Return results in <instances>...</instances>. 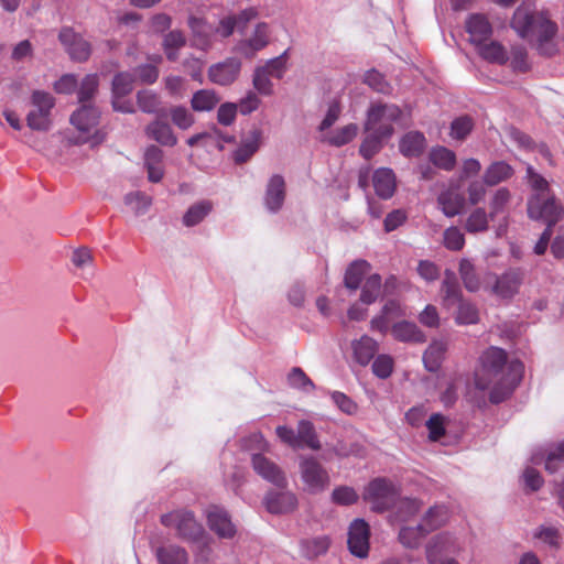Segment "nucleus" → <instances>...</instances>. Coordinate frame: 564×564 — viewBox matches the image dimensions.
I'll return each instance as SVG.
<instances>
[{"mask_svg": "<svg viewBox=\"0 0 564 564\" xmlns=\"http://www.w3.org/2000/svg\"><path fill=\"white\" fill-rule=\"evenodd\" d=\"M444 421V416L440 413H434L430 416L426 422V427L429 430V438L431 441L436 442L445 435Z\"/></svg>", "mask_w": 564, "mask_h": 564, "instance_id": "nucleus-61", "label": "nucleus"}, {"mask_svg": "<svg viewBox=\"0 0 564 564\" xmlns=\"http://www.w3.org/2000/svg\"><path fill=\"white\" fill-rule=\"evenodd\" d=\"M427 535L422 525L403 527L399 532V541L409 549H415L420 545L423 538Z\"/></svg>", "mask_w": 564, "mask_h": 564, "instance_id": "nucleus-50", "label": "nucleus"}, {"mask_svg": "<svg viewBox=\"0 0 564 564\" xmlns=\"http://www.w3.org/2000/svg\"><path fill=\"white\" fill-rule=\"evenodd\" d=\"M395 509V518L400 521H408L414 517L422 508V502L412 498H398L392 507Z\"/></svg>", "mask_w": 564, "mask_h": 564, "instance_id": "nucleus-44", "label": "nucleus"}, {"mask_svg": "<svg viewBox=\"0 0 564 564\" xmlns=\"http://www.w3.org/2000/svg\"><path fill=\"white\" fill-rule=\"evenodd\" d=\"M369 525L362 519H356L351 522L348 531V549L351 554L358 557H366L369 552Z\"/></svg>", "mask_w": 564, "mask_h": 564, "instance_id": "nucleus-9", "label": "nucleus"}, {"mask_svg": "<svg viewBox=\"0 0 564 564\" xmlns=\"http://www.w3.org/2000/svg\"><path fill=\"white\" fill-rule=\"evenodd\" d=\"M528 215L531 219L543 220L546 228H553L564 215L563 206L552 195H533L528 203Z\"/></svg>", "mask_w": 564, "mask_h": 564, "instance_id": "nucleus-5", "label": "nucleus"}, {"mask_svg": "<svg viewBox=\"0 0 564 564\" xmlns=\"http://www.w3.org/2000/svg\"><path fill=\"white\" fill-rule=\"evenodd\" d=\"M378 347L379 345L373 338L367 335L361 336L360 339L352 343L356 361L361 366L368 365L378 351Z\"/></svg>", "mask_w": 564, "mask_h": 564, "instance_id": "nucleus-30", "label": "nucleus"}, {"mask_svg": "<svg viewBox=\"0 0 564 564\" xmlns=\"http://www.w3.org/2000/svg\"><path fill=\"white\" fill-rule=\"evenodd\" d=\"M137 102L139 108L145 113H156L161 105L158 94L145 89L138 91Z\"/></svg>", "mask_w": 564, "mask_h": 564, "instance_id": "nucleus-55", "label": "nucleus"}, {"mask_svg": "<svg viewBox=\"0 0 564 564\" xmlns=\"http://www.w3.org/2000/svg\"><path fill=\"white\" fill-rule=\"evenodd\" d=\"M186 39L180 30L170 31L163 39V50L166 58L175 62L178 58L177 51L185 46Z\"/></svg>", "mask_w": 564, "mask_h": 564, "instance_id": "nucleus-41", "label": "nucleus"}, {"mask_svg": "<svg viewBox=\"0 0 564 564\" xmlns=\"http://www.w3.org/2000/svg\"><path fill=\"white\" fill-rule=\"evenodd\" d=\"M400 496L395 485L386 478L371 480L365 489L364 499L371 502L378 511L392 508Z\"/></svg>", "mask_w": 564, "mask_h": 564, "instance_id": "nucleus-6", "label": "nucleus"}, {"mask_svg": "<svg viewBox=\"0 0 564 564\" xmlns=\"http://www.w3.org/2000/svg\"><path fill=\"white\" fill-rule=\"evenodd\" d=\"M158 564H187V551L177 544H165L154 549Z\"/></svg>", "mask_w": 564, "mask_h": 564, "instance_id": "nucleus-24", "label": "nucleus"}, {"mask_svg": "<svg viewBox=\"0 0 564 564\" xmlns=\"http://www.w3.org/2000/svg\"><path fill=\"white\" fill-rule=\"evenodd\" d=\"M443 304L451 307L459 303L463 299L462 290L453 271L446 270L442 283Z\"/></svg>", "mask_w": 564, "mask_h": 564, "instance_id": "nucleus-29", "label": "nucleus"}, {"mask_svg": "<svg viewBox=\"0 0 564 564\" xmlns=\"http://www.w3.org/2000/svg\"><path fill=\"white\" fill-rule=\"evenodd\" d=\"M564 463V441L557 443L554 448H551L546 453L545 457V469L553 474Z\"/></svg>", "mask_w": 564, "mask_h": 564, "instance_id": "nucleus-57", "label": "nucleus"}, {"mask_svg": "<svg viewBox=\"0 0 564 564\" xmlns=\"http://www.w3.org/2000/svg\"><path fill=\"white\" fill-rule=\"evenodd\" d=\"M458 304L455 315V322L458 325H471L479 322V311L477 306L470 302L462 300Z\"/></svg>", "mask_w": 564, "mask_h": 564, "instance_id": "nucleus-49", "label": "nucleus"}, {"mask_svg": "<svg viewBox=\"0 0 564 564\" xmlns=\"http://www.w3.org/2000/svg\"><path fill=\"white\" fill-rule=\"evenodd\" d=\"M251 464L254 471L267 481L279 488H285L288 486L284 471L264 455L252 454Z\"/></svg>", "mask_w": 564, "mask_h": 564, "instance_id": "nucleus-10", "label": "nucleus"}, {"mask_svg": "<svg viewBox=\"0 0 564 564\" xmlns=\"http://www.w3.org/2000/svg\"><path fill=\"white\" fill-rule=\"evenodd\" d=\"M188 26L193 33L195 45L200 50H207L212 46L213 34L215 29L209 25L204 19L197 17H189Z\"/></svg>", "mask_w": 564, "mask_h": 564, "instance_id": "nucleus-21", "label": "nucleus"}, {"mask_svg": "<svg viewBox=\"0 0 564 564\" xmlns=\"http://www.w3.org/2000/svg\"><path fill=\"white\" fill-rule=\"evenodd\" d=\"M358 133V126L349 123L336 130L333 134L325 137V141L334 147H343L352 141Z\"/></svg>", "mask_w": 564, "mask_h": 564, "instance_id": "nucleus-51", "label": "nucleus"}, {"mask_svg": "<svg viewBox=\"0 0 564 564\" xmlns=\"http://www.w3.org/2000/svg\"><path fill=\"white\" fill-rule=\"evenodd\" d=\"M134 75L128 72L118 73L112 80V96L124 97L133 89Z\"/></svg>", "mask_w": 564, "mask_h": 564, "instance_id": "nucleus-53", "label": "nucleus"}, {"mask_svg": "<svg viewBox=\"0 0 564 564\" xmlns=\"http://www.w3.org/2000/svg\"><path fill=\"white\" fill-rule=\"evenodd\" d=\"M99 80L96 74L86 75L78 89V101L80 107L93 106L91 100L98 91Z\"/></svg>", "mask_w": 564, "mask_h": 564, "instance_id": "nucleus-42", "label": "nucleus"}, {"mask_svg": "<svg viewBox=\"0 0 564 564\" xmlns=\"http://www.w3.org/2000/svg\"><path fill=\"white\" fill-rule=\"evenodd\" d=\"M285 198V182L284 178L275 174L273 175L267 186L264 203L271 212H278Z\"/></svg>", "mask_w": 564, "mask_h": 564, "instance_id": "nucleus-20", "label": "nucleus"}, {"mask_svg": "<svg viewBox=\"0 0 564 564\" xmlns=\"http://www.w3.org/2000/svg\"><path fill=\"white\" fill-rule=\"evenodd\" d=\"M437 204L445 216L455 217L462 213L465 198L457 188L451 187L438 195Z\"/></svg>", "mask_w": 564, "mask_h": 564, "instance_id": "nucleus-22", "label": "nucleus"}, {"mask_svg": "<svg viewBox=\"0 0 564 564\" xmlns=\"http://www.w3.org/2000/svg\"><path fill=\"white\" fill-rule=\"evenodd\" d=\"M61 43L65 46L72 59L85 62L91 54L89 42L76 34L70 28H63L58 34Z\"/></svg>", "mask_w": 564, "mask_h": 564, "instance_id": "nucleus-11", "label": "nucleus"}, {"mask_svg": "<svg viewBox=\"0 0 564 564\" xmlns=\"http://www.w3.org/2000/svg\"><path fill=\"white\" fill-rule=\"evenodd\" d=\"M444 246L453 251H459L465 246V237L457 227H449L444 231Z\"/></svg>", "mask_w": 564, "mask_h": 564, "instance_id": "nucleus-60", "label": "nucleus"}, {"mask_svg": "<svg viewBox=\"0 0 564 564\" xmlns=\"http://www.w3.org/2000/svg\"><path fill=\"white\" fill-rule=\"evenodd\" d=\"M430 161L438 169L444 171H452L456 165V154L445 148V147H435L430 151L429 154Z\"/></svg>", "mask_w": 564, "mask_h": 564, "instance_id": "nucleus-40", "label": "nucleus"}, {"mask_svg": "<svg viewBox=\"0 0 564 564\" xmlns=\"http://www.w3.org/2000/svg\"><path fill=\"white\" fill-rule=\"evenodd\" d=\"M240 70L241 62L238 58L229 57L212 65L208 69V78L214 84L228 86L238 78Z\"/></svg>", "mask_w": 564, "mask_h": 564, "instance_id": "nucleus-12", "label": "nucleus"}, {"mask_svg": "<svg viewBox=\"0 0 564 564\" xmlns=\"http://www.w3.org/2000/svg\"><path fill=\"white\" fill-rule=\"evenodd\" d=\"M512 29L522 37L534 42L538 52L544 56H552L556 52L553 37L557 26L543 12H530L525 8H518L511 20Z\"/></svg>", "mask_w": 564, "mask_h": 564, "instance_id": "nucleus-2", "label": "nucleus"}, {"mask_svg": "<svg viewBox=\"0 0 564 564\" xmlns=\"http://www.w3.org/2000/svg\"><path fill=\"white\" fill-rule=\"evenodd\" d=\"M466 29L476 45L486 42L492 33L488 19L482 14H471L466 22Z\"/></svg>", "mask_w": 564, "mask_h": 564, "instance_id": "nucleus-26", "label": "nucleus"}, {"mask_svg": "<svg viewBox=\"0 0 564 564\" xmlns=\"http://www.w3.org/2000/svg\"><path fill=\"white\" fill-rule=\"evenodd\" d=\"M100 111L95 106L80 107L70 116L72 124L82 132H89L99 122Z\"/></svg>", "mask_w": 564, "mask_h": 564, "instance_id": "nucleus-25", "label": "nucleus"}, {"mask_svg": "<svg viewBox=\"0 0 564 564\" xmlns=\"http://www.w3.org/2000/svg\"><path fill=\"white\" fill-rule=\"evenodd\" d=\"M426 148V139L422 132L410 131L405 133L400 142L399 150L406 158L420 156Z\"/></svg>", "mask_w": 564, "mask_h": 564, "instance_id": "nucleus-27", "label": "nucleus"}, {"mask_svg": "<svg viewBox=\"0 0 564 564\" xmlns=\"http://www.w3.org/2000/svg\"><path fill=\"white\" fill-rule=\"evenodd\" d=\"M263 503L268 512L272 514H284L293 512L296 509L297 498L292 491L270 490L267 492Z\"/></svg>", "mask_w": 564, "mask_h": 564, "instance_id": "nucleus-15", "label": "nucleus"}, {"mask_svg": "<svg viewBox=\"0 0 564 564\" xmlns=\"http://www.w3.org/2000/svg\"><path fill=\"white\" fill-rule=\"evenodd\" d=\"M269 42V28L265 23H258L252 36L242 42L241 50L246 55H253L254 52L262 50Z\"/></svg>", "mask_w": 564, "mask_h": 564, "instance_id": "nucleus-34", "label": "nucleus"}, {"mask_svg": "<svg viewBox=\"0 0 564 564\" xmlns=\"http://www.w3.org/2000/svg\"><path fill=\"white\" fill-rule=\"evenodd\" d=\"M393 338L402 343L422 344L426 340L425 334L415 323L401 321L392 325Z\"/></svg>", "mask_w": 564, "mask_h": 564, "instance_id": "nucleus-19", "label": "nucleus"}, {"mask_svg": "<svg viewBox=\"0 0 564 564\" xmlns=\"http://www.w3.org/2000/svg\"><path fill=\"white\" fill-rule=\"evenodd\" d=\"M489 214L481 207L475 208L465 221V229L469 234L487 231L489 228Z\"/></svg>", "mask_w": 564, "mask_h": 564, "instance_id": "nucleus-43", "label": "nucleus"}, {"mask_svg": "<svg viewBox=\"0 0 564 564\" xmlns=\"http://www.w3.org/2000/svg\"><path fill=\"white\" fill-rule=\"evenodd\" d=\"M459 274L467 291L477 292L480 289L479 276L474 264L468 259L460 260Z\"/></svg>", "mask_w": 564, "mask_h": 564, "instance_id": "nucleus-45", "label": "nucleus"}, {"mask_svg": "<svg viewBox=\"0 0 564 564\" xmlns=\"http://www.w3.org/2000/svg\"><path fill=\"white\" fill-rule=\"evenodd\" d=\"M144 166L150 182L159 183L163 178V151L159 147L152 144L145 149Z\"/></svg>", "mask_w": 564, "mask_h": 564, "instance_id": "nucleus-18", "label": "nucleus"}, {"mask_svg": "<svg viewBox=\"0 0 564 564\" xmlns=\"http://www.w3.org/2000/svg\"><path fill=\"white\" fill-rule=\"evenodd\" d=\"M370 264L365 260L354 261L345 272V286L349 290L356 291L364 276L368 273Z\"/></svg>", "mask_w": 564, "mask_h": 564, "instance_id": "nucleus-37", "label": "nucleus"}, {"mask_svg": "<svg viewBox=\"0 0 564 564\" xmlns=\"http://www.w3.org/2000/svg\"><path fill=\"white\" fill-rule=\"evenodd\" d=\"M332 499L337 505L349 506L357 502L358 495L354 488L348 486H340L333 490Z\"/></svg>", "mask_w": 564, "mask_h": 564, "instance_id": "nucleus-62", "label": "nucleus"}, {"mask_svg": "<svg viewBox=\"0 0 564 564\" xmlns=\"http://www.w3.org/2000/svg\"><path fill=\"white\" fill-rule=\"evenodd\" d=\"M477 47L479 55L489 63L505 65L509 59L506 48L498 42H482Z\"/></svg>", "mask_w": 564, "mask_h": 564, "instance_id": "nucleus-35", "label": "nucleus"}, {"mask_svg": "<svg viewBox=\"0 0 564 564\" xmlns=\"http://www.w3.org/2000/svg\"><path fill=\"white\" fill-rule=\"evenodd\" d=\"M401 117V110L395 105L373 104L367 112L365 131H372L386 139H389L393 132V123Z\"/></svg>", "mask_w": 564, "mask_h": 564, "instance_id": "nucleus-4", "label": "nucleus"}, {"mask_svg": "<svg viewBox=\"0 0 564 564\" xmlns=\"http://www.w3.org/2000/svg\"><path fill=\"white\" fill-rule=\"evenodd\" d=\"M213 209L208 200H203L191 206L183 217V223L187 227L199 224Z\"/></svg>", "mask_w": 564, "mask_h": 564, "instance_id": "nucleus-46", "label": "nucleus"}, {"mask_svg": "<svg viewBox=\"0 0 564 564\" xmlns=\"http://www.w3.org/2000/svg\"><path fill=\"white\" fill-rule=\"evenodd\" d=\"M330 545V541L327 536H316L311 539H305L301 542L302 554L306 558H315L319 555L325 554Z\"/></svg>", "mask_w": 564, "mask_h": 564, "instance_id": "nucleus-39", "label": "nucleus"}, {"mask_svg": "<svg viewBox=\"0 0 564 564\" xmlns=\"http://www.w3.org/2000/svg\"><path fill=\"white\" fill-rule=\"evenodd\" d=\"M381 286H382L381 276L379 274L370 275L366 280V282L361 289L360 302L366 305H370V304L375 303L380 295Z\"/></svg>", "mask_w": 564, "mask_h": 564, "instance_id": "nucleus-48", "label": "nucleus"}, {"mask_svg": "<svg viewBox=\"0 0 564 564\" xmlns=\"http://www.w3.org/2000/svg\"><path fill=\"white\" fill-rule=\"evenodd\" d=\"M300 471L305 489L310 494L322 492L329 486L327 470L314 457L302 458Z\"/></svg>", "mask_w": 564, "mask_h": 564, "instance_id": "nucleus-8", "label": "nucleus"}, {"mask_svg": "<svg viewBox=\"0 0 564 564\" xmlns=\"http://www.w3.org/2000/svg\"><path fill=\"white\" fill-rule=\"evenodd\" d=\"M447 350V344L443 340H433L423 354L425 368L435 372L441 368Z\"/></svg>", "mask_w": 564, "mask_h": 564, "instance_id": "nucleus-31", "label": "nucleus"}, {"mask_svg": "<svg viewBox=\"0 0 564 564\" xmlns=\"http://www.w3.org/2000/svg\"><path fill=\"white\" fill-rule=\"evenodd\" d=\"M145 135L163 147H174L177 143L172 127L161 118H156L150 122L144 129Z\"/></svg>", "mask_w": 564, "mask_h": 564, "instance_id": "nucleus-17", "label": "nucleus"}, {"mask_svg": "<svg viewBox=\"0 0 564 564\" xmlns=\"http://www.w3.org/2000/svg\"><path fill=\"white\" fill-rule=\"evenodd\" d=\"M524 279V273L518 268H512L496 278L492 293L502 299L514 296Z\"/></svg>", "mask_w": 564, "mask_h": 564, "instance_id": "nucleus-13", "label": "nucleus"}, {"mask_svg": "<svg viewBox=\"0 0 564 564\" xmlns=\"http://www.w3.org/2000/svg\"><path fill=\"white\" fill-rule=\"evenodd\" d=\"M296 436L301 447L305 446L313 451H318L321 448V443L312 422L307 420L300 421L297 424Z\"/></svg>", "mask_w": 564, "mask_h": 564, "instance_id": "nucleus-38", "label": "nucleus"}, {"mask_svg": "<svg viewBox=\"0 0 564 564\" xmlns=\"http://www.w3.org/2000/svg\"><path fill=\"white\" fill-rule=\"evenodd\" d=\"M333 402L345 414H355L358 410L357 403L343 392L334 391L330 394Z\"/></svg>", "mask_w": 564, "mask_h": 564, "instance_id": "nucleus-64", "label": "nucleus"}, {"mask_svg": "<svg viewBox=\"0 0 564 564\" xmlns=\"http://www.w3.org/2000/svg\"><path fill=\"white\" fill-rule=\"evenodd\" d=\"M460 545L455 536L447 532L435 535L426 546V555L435 553L436 556L453 557L460 551Z\"/></svg>", "mask_w": 564, "mask_h": 564, "instance_id": "nucleus-16", "label": "nucleus"}, {"mask_svg": "<svg viewBox=\"0 0 564 564\" xmlns=\"http://www.w3.org/2000/svg\"><path fill=\"white\" fill-rule=\"evenodd\" d=\"M220 101V97L213 89H199L191 99L194 111L203 112L213 110Z\"/></svg>", "mask_w": 564, "mask_h": 564, "instance_id": "nucleus-36", "label": "nucleus"}, {"mask_svg": "<svg viewBox=\"0 0 564 564\" xmlns=\"http://www.w3.org/2000/svg\"><path fill=\"white\" fill-rule=\"evenodd\" d=\"M32 106L34 107L26 116V124L32 130L47 131L51 127V110L55 105L54 97L42 90L32 94Z\"/></svg>", "mask_w": 564, "mask_h": 564, "instance_id": "nucleus-7", "label": "nucleus"}, {"mask_svg": "<svg viewBox=\"0 0 564 564\" xmlns=\"http://www.w3.org/2000/svg\"><path fill=\"white\" fill-rule=\"evenodd\" d=\"M376 194L382 199H389L395 192V176L391 169H378L372 177Z\"/></svg>", "mask_w": 564, "mask_h": 564, "instance_id": "nucleus-23", "label": "nucleus"}, {"mask_svg": "<svg viewBox=\"0 0 564 564\" xmlns=\"http://www.w3.org/2000/svg\"><path fill=\"white\" fill-rule=\"evenodd\" d=\"M513 175V169L503 161L491 163L485 171L482 181L485 185L495 186L508 181Z\"/></svg>", "mask_w": 564, "mask_h": 564, "instance_id": "nucleus-32", "label": "nucleus"}, {"mask_svg": "<svg viewBox=\"0 0 564 564\" xmlns=\"http://www.w3.org/2000/svg\"><path fill=\"white\" fill-rule=\"evenodd\" d=\"M288 382L292 388L302 390L304 392H308L315 389L314 382L300 367H293L291 369L288 375Z\"/></svg>", "mask_w": 564, "mask_h": 564, "instance_id": "nucleus-54", "label": "nucleus"}, {"mask_svg": "<svg viewBox=\"0 0 564 564\" xmlns=\"http://www.w3.org/2000/svg\"><path fill=\"white\" fill-rule=\"evenodd\" d=\"M512 194L507 187H500L494 192L489 200V217L491 220L502 215L507 220L510 210Z\"/></svg>", "mask_w": 564, "mask_h": 564, "instance_id": "nucleus-28", "label": "nucleus"}, {"mask_svg": "<svg viewBox=\"0 0 564 564\" xmlns=\"http://www.w3.org/2000/svg\"><path fill=\"white\" fill-rule=\"evenodd\" d=\"M259 149L258 139L243 142L235 152L234 160L237 164L247 162Z\"/></svg>", "mask_w": 564, "mask_h": 564, "instance_id": "nucleus-63", "label": "nucleus"}, {"mask_svg": "<svg viewBox=\"0 0 564 564\" xmlns=\"http://www.w3.org/2000/svg\"><path fill=\"white\" fill-rule=\"evenodd\" d=\"M510 65L514 72L525 73L529 70L528 53L523 46H512L510 53Z\"/></svg>", "mask_w": 564, "mask_h": 564, "instance_id": "nucleus-58", "label": "nucleus"}, {"mask_svg": "<svg viewBox=\"0 0 564 564\" xmlns=\"http://www.w3.org/2000/svg\"><path fill=\"white\" fill-rule=\"evenodd\" d=\"M160 521L166 528H174L176 535L188 542H198L205 535L203 525L196 520L194 512L187 509L164 513Z\"/></svg>", "mask_w": 564, "mask_h": 564, "instance_id": "nucleus-3", "label": "nucleus"}, {"mask_svg": "<svg viewBox=\"0 0 564 564\" xmlns=\"http://www.w3.org/2000/svg\"><path fill=\"white\" fill-rule=\"evenodd\" d=\"M170 117L172 122L182 130L189 129L195 122L193 113L184 106H173L170 109Z\"/></svg>", "mask_w": 564, "mask_h": 564, "instance_id": "nucleus-56", "label": "nucleus"}, {"mask_svg": "<svg viewBox=\"0 0 564 564\" xmlns=\"http://www.w3.org/2000/svg\"><path fill=\"white\" fill-rule=\"evenodd\" d=\"M524 366L519 360L508 361L502 348L489 347L479 358V367L474 375L475 387L490 389L489 400L498 404L505 401L520 383Z\"/></svg>", "mask_w": 564, "mask_h": 564, "instance_id": "nucleus-1", "label": "nucleus"}, {"mask_svg": "<svg viewBox=\"0 0 564 564\" xmlns=\"http://www.w3.org/2000/svg\"><path fill=\"white\" fill-rule=\"evenodd\" d=\"M207 524L209 529L221 539H232L236 534V527L226 510L217 506L208 508Z\"/></svg>", "mask_w": 564, "mask_h": 564, "instance_id": "nucleus-14", "label": "nucleus"}, {"mask_svg": "<svg viewBox=\"0 0 564 564\" xmlns=\"http://www.w3.org/2000/svg\"><path fill=\"white\" fill-rule=\"evenodd\" d=\"M368 134L362 140L360 147H359V153L360 155L366 159L367 161L371 160L376 154H378L383 143L382 141L386 139L382 135H379L372 131H366Z\"/></svg>", "mask_w": 564, "mask_h": 564, "instance_id": "nucleus-47", "label": "nucleus"}, {"mask_svg": "<svg viewBox=\"0 0 564 564\" xmlns=\"http://www.w3.org/2000/svg\"><path fill=\"white\" fill-rule=\"evenodd\" d=\"M394 361L389 355H379L372 364V372L380 379H387L393 371Z\"/></svg>", "mask_w": 564, "mask_h": 564, "instance_id": "nucleus-59", "label": "nucleus"}, {"mask_svg": "<svg viewBox=\"0 0 564 564\" xmlns=\"http://www.w3.org/2000/svg\"><path fill=\"white\" fill-rule=\"evenodd\" d=\"M448 517V509L445 506H433L425 512L420 524L429 534L444 525Z\"/></svg>", "mask_w": 564, "mask_h": 564, "instance_id": "nucleus-33", "label": "nucleus"}, {"mask_svg": "<svg viewBox=\"0 0 564 564\" xmlns=\"http://www.w3.org/2000/svg\"><path fill=\"white\" fill-rule=\"evenodd\" d=\"M474 129V120L469 116H460L451 123L449 135L458 141L465 140Z\"/></svg>", "mask_w": 564, "mask_h": 564, "instance_id": "nucleus-52", "label": "nucleus"}]
</instances>
